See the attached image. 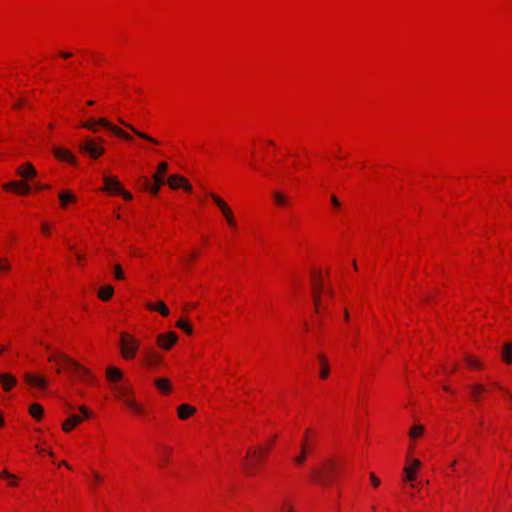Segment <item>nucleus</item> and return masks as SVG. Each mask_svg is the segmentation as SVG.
I'll return each instance as SVG.
<instances>
[{"instance_id": "15", "label": "nucleus", "mask_w": 512, "mask_h": 512, "mask_svg": "<svg viewBox=\"0 0 512 512\" xmlns=\"http://www.w3.org/2000/svg\"><path fill=\"white\" fill-rule=\"evenodd\" d=\"M501 359L506 364L512 363V342L505 341L500 349Z\"/></svg>"}, {"instance_id": "3", "label": "nucleus", "mask_w": 512, "mask_h": 512, "mask_svg": "<svg viewBox=\"0 0 512 512\" xmlns=\"http://www.w3.org/2000/svg\"><path fill=\"white\" fill-rule=\"evenodd\" d=\"M335 468L336 464L334 461H326L312 469L311 478L319 485L326 486L334 477Z\"/></svg>"}, {"instance_id": "12", "label": "nucleus", "mask_w": 512, "mask_h": 512, "mask_svg": "<svg viewBox=\"0 0 512 512\" xmlns=\"http://www.w3.org/2000/svg\"><path fill=\"white\" fill-rule=\"evenodd\" d=\"M103 182H104V187H103L104 191H107L110 193L121 192V184L117 180L116 177H110V176L104 175Z\"/></svg>"}, {"instance_id": "25", "label": "nucleus", "mask_w": 512, "mask_h": 512, "mask_svg": "<svg viewBox=\"0 0 512 512\" xmlns=\"http://www.w3.org/2000/svg\"><path fill=\"white\" fill-rule=\"evenodd\" d=\"M318 358L321 364L320 377L322 379H326L329 376L330 372L328 360L323 354L319 355Z\"/></svg>"}, {"instance_id": "62", "label": "nucleus", "mask_w": 512, "mask_h": 512, "mask_svg": "<svg viewBox=\"0 0 512 512\" xmlns=\"http://www.w3.org/2000/svg\"><path fill=\"white\" fill-rule=\"evenodd\" d=\"M3 423H4V419H3L2 415H0V427L3 425Z\"/></svg>"}, {"instance_id": "48", "label": "nucleus", "mask_w": 512, "mask_h": 512, "mask_svg": "<svg viewBox=\"0 0 512 512\" xmlns=\"http://www.w3.org/2000/svg\"><path fill=\"white\" fill-rule=\"evenodd\" d=\"M370 480L374 487H378L380 485V480L374 473L370 474Z\"/></svg>"}, {"instance_id": "1", "label": "nucleus", "mask_w": 512, "mask_h": 512, "mask_svg": "<svg viewBox=\"0 0 512 512\" xmlns=\"http://www.w3.org/2000/svg\"><path fill=\"white\" fill-rule=\"evenodd\" d=\"M49 361H55L58 364L64 365V367L67 369V372L71 376H76L80 380L87 382V383L94 382V376L90 370L83 367L78 362L69 358L65 354L57 353L55 355H52L49 357Z\"/></svg>"}, {"instance_id": "5", "label": "nucleus", "mask_w": 512, "mask_h": 512, "mask_svg": "<svg viewBox=\"0 0 512 512\" xmlns=\"http://www.w3.org/2000/svg\"><path fill=\"white\" fill-rule=\"evenodd\" d=\"M79 150L82 153L89 155L93 159L99 158L104 154L105 149L101 145L100 142H97L95 139L88 138L85 141L79 144Z\"/></svg>"}, {"instance_id": "57", "label": "nucleus", "mask_w": 512, "mask_h": 512, "mask_svg": "<svg viewBox=\"0 0 512 512\" xmlns=\"http://www.w3.org/2000/svg\"><path fill=\"white\" fill-rule=\"evenodd\" d=\"M61 56L64 58V59H69L72 57V53L70 52H62L61 53Z\"/></svg>"}, {"instance_id": "7", "label": "nucleus", "mask_w": 512, "mask_h": 512, "mask_svg": "<svg viewBox=\"0 0 512 512\" xmlns=\"http://www.w3.org/2000/svg\"><path fill=\"white\" fill-rule=\"evenodd\" d=\"M79 409L83 416L76 414L70 415L62 425V428L65 432L70 431L76 425L80 424L83 418H88L90 416V411L85 406H81Z\"/></svg>"}, {"instance_id": "45", "label": "nucleus", "mask_w": 512, "mask_h": 512, "mask_svg": "<svg viewBox=\"0 0 512 512\" xmlns=\"http://www.w3.org/2000/svg\"><path fill=\"white\" fill-rule=\"evenodd\" d=\"M168 169V164L166 162H161L159 165H158V171L157 173L163 175Z\"/></svg>"}, {"instance_id": "13", "label": "nucleus", "mask_w": 512, "mask_h": 512, "mask_svg": "<svg viewBox=\"0 0 512 512\" xmlns=\"http://www.w3.org/2000/svg\"><path fill=\"white\" fill-rule=\"evenodd\" d=\"M53 154L59 160L67 161L71 164L77 163V159L68 149L56 147L53 149Z\"/></svg>"}, {"instance_id": "24", "label": "nucleus", "mask_w": 512, "mask_h": 512, "mask_svg": "<svg viewBox=\"0 0 512 512\" xmlns=\"http://www.w3.org/2000/svg\"><path fill=\"white\" fill-rule=\"evenodd\" d=\"M114 293V288L111 285H104L98 291V297L103 300H109Z\"/></svg>"}, {"instance_id": "60", "label": "nucleus", "mask_w": 512, "mask_h": 512, "mask_svg": "<svg viewBox=\"0 0 512 512\" xmlns=\"http://www.w3.org/2000/svg\"><path fill=\"white\" fill-rule=\"evenodd\" d=\"M231 229L233 230H236L237 229V223H236V220L234 219V225L233 226H230Z\"/></svg>"}, {"instance_id": "6", "label": "nucleus", "mask_w": 512, "mask_h": 512, "mask_svg": "<svg viewBox=\"0 0 512 512\" xmlns=\"http://www.w3.org/2000/svg\"><path fill=\"white\" fill-rule=\"evenodd\" d=\"M121 352L125 359H131L135 356L139 343L127 333L121 334Z\"/></svg>"}, {"instance_id": "33", "label": "nucleus", "mask_w": 512, "mask_h": 512, "mask_svg": "<svg viewBox=\"0 0 512 512\" xmlns=\"http://www.w3.org/2000/svg\"><path fill=\"white\" fill-rule=\"evenodd\" d=\"M169 452H171V449L169 447H167V446L162 447V451L159 453L160 467L165 466L169 462V459L166 456V453H169Z\"/></svg>"}, {"instance_id": "39", "label": "nucleus", "mask_w": 512, "mask_h": 512, "mask_svg": "<svg viewBox=\"0 0 512 512\" xmlns=\"http://www.w3.org/2000/svg\"><path fill=\"white\" fill-rule=\"evenodd\" d=\"M30 191H31V188L28 184H26L24 182H20L19 188H17L16 192L19 194L26 195V194H29Z\"/></svg>"}, {"instance_id": "64", "label": "nucleus", "mask_w": 512, "mask_h": 512, "mask_svg": "<svg viewBox=\"0 0 512 512\" xmlns=\"http://www.w3.org/2000/svg\"><path fill=\"white\" fill-rule=\"evenodd\" d=\"M87 104H88L89 106H91V105H93V104H94V101L90 100V101H88V102H87Z\"/></svg>"}, {"instance_id": "22", "label": "nucleus", "mask_w": 512, "mask_h": 512, "mask_svg": "<svg viewBox=\"0 0 512 512\" xmlns=\"http://www.w3.org/2000/svg\"><path fill=\"white\" fill-rule=\"evenodd\" d=\"M106 376L109 381L118 382L122 378V371L116 367H108Z\"/></svg>"}, {"instance_id": "19", "label": "nucleus", "mask_w": 512, "mask_h": 512, "mask_svg": "<svg viewBox=\"0 0 512 512\" xmlns=\"http://www.w3.org/2000/svg\"><path fill=\"white\" fill-rule=\"evenodd\" d=\"M195 408L188 405V404H182L178 407V417L182 420L187 419L189 416L194 414Z\"/></svg>"}, {"instance_id": "36", "label": "nucleus", "mask_w": 512, "mask_h": 512, "mask_svg": "<svg viewBox=\"0 0 512 512\" xmlns=\"http://www.w3.org/2000/svg\"><path fill=\"white\" fill-rule=\"evenodd\" d=\"M404 473H405V478L407 481H414L415 480V473H416V470L410 466H406L404 468Z\"/></svg>"}, {"instance_id": "59", "label": "nucleus", "mask_w": 512, "mask_h": 512, "mask_svg": "<svg viewBox=\"0 0 512 512\" xmlns=\"http://www.w3.org/2000/svg\"><path fill=\"white\" fill-rule=\"evenodd\" d=\"M59 466H65V467H67V468H69V469H70V466L68 465V463H67L66 461H61V462L59 463Z\"/></svg>"}, {"instance_id": "43", "label": "nucleus", "mask_w": 512, "mask_h": 512, "mask_svg": "<svg viewBox=\"0 0 512 512\" xmlns=\"http://www.w3.org/2000/svg\"><path fill=\"white\" fill-rule=\"evenodd\" d=\"M466 362L471 367H474V368H477V369L481 367V364L477 360L473 359L472 357H468L467 356L466 357Z\"/></svg>"}, {"instance_id": "49", "label": "nucleus", "mask_w": 512, "mask_h": 512, "mask_svg": "<svg viewBox=\"0 0 512 512\" xmlns=\"http://www.w3.org/2000/svg\"><path fill=\"white\" fill-rule=\"evenodd\" d=\"M331 202L335 209H338L340 207V202L335 195L331 196Z\"/></svg>"}, {"instance_id": "41", "label": "nucleus", "mask_w": 512, "mask_h": 512, "mask_svg": "<svg viewBox=\"0 0 512 512\" xmlns=\"http://www.w3.org/2000/svg\"><path fill=\"white\" fill-rule=\"evenodd\" d=\"M313 291L321 292L322 291V281L320 276L312 281Z\"/></svg>"}, {"instance_id": "21", "label": "nucleus", "mask_w": 512, "mask_h": 512, "mask_svg": "<svg viewBox=\"0 0 512 512\" xmlns=\"http://www.w3.org/2000/svg\"><path fill=\"white\" fill-rule=\"evenodd\" d=\"M307 453V442L304 441L303 443H301L300 454L294 457L293 459L294 464L297 466H301L306 461Z\"/></svg>"}, {"instance_id": "55", "label": "nucleus", "mask_w": 512, "mask_h": 512, "mask_svg": "<svg viewBox=\"0 0 512 512\" xmlns=\"http://www.w3.org/2000/svg\"><path fill=\"white\" fill-rule=\"evenodd\" d=\"M25 103H26V101H25L24 99H20V100H18V101L14 104V106H13V107H14L15 109H18V108H20L22 105H24Z\"/></svg>"}, {"instance_id": "51", "label": "nucleus", "mask_w": 512, "mask_h": 512, "mask_svg": "<svg viewBox=\"0 0 512 512\" xmlns=\"http://www.w3.org/2000/svg\"><path fill=\"white\" fill-rule=\"evenodd\" d=\"M0 476H1L2 478L12 479V480H13V479H15V475H13V474L9 473V472H8V471H6V470H4V471L0 474Z\"/></svg>"}, {"instance_id": "28", "label": "nucleus", "mask_w": 512, "mask_h": 512, "mask_svg": "<svg viewBox=\"0 0 512 512\" xmlns=\"http://www.w3.org/2000/svg\"><path fill=\"white\" fill-rule=\"evenodd\" d=\"M117 390V397L120 398L123 401V398H131L129 396L130 394V387L126 384H118L116 386Z\"/></svg>"}, {"instance_id": "2", "label": "nucleus", "mask_w": 512, "mask_h": 512, "mask_svg": "<svg viewBox=\"0 0 512 512\" xmlns=\"http://www.w3.org/2000/svg\"><path fill=\"white\" fill-rule=\"evenodd\" d=\"M268 450L269 446L266 448L259 446L256 449L247 451L245 459L242 461L243 469L247 475L252 476L257 472Z\"/></svg>"}, {"instance_id": "17", "label": "nucleus", "mask_w": 512, "mask_h": 512, "mask_svg": "<svg viewBox=\"0 0 512 512\" xmlns=\"http://www.w3.org/2000/svg\"><path fill=\"white\" fill-rule=\"evenodd\" d=\"M25 381L32 386H35L37 388H45L46 386V380L43 377L32 375V374H25Z\"/></svg>"}, {"instance_id": "9", "label": "nucleus", "mask_w": 512, "mask_h": 512, "mask_svg": "<svg viewBox=\"0 0 512 512\" xmlns=\"http://www.w3.org/2000/svg\"><path fill=\"white\" fill-rule=\"evenodd\" d=\"M210 197L213 199V201L215 202V204L218 206V208L221 210L223 216L225 217L227 223L229 226H233L234 225V214H233V211L231 210V208L227 205V203L222 200L219 196H217L216 194L214 193H211L210 194Z\"/></svg>"}, {"instance_id": "31", "label": "nucleus", "mask_w": 512, "mask_h": 512, "mask_svg": "<svg viewBox=\"0 0 512 512\" xmlns=\"http://www.w3.org/2000/svg\"><path fill=\"white\" fill-rule=\"evenodd\" d=\"M59 200L63 206H66L68 202L75 201V197L70 191H63L59 193Z\"/></svg>"}, {"instance_id": "37", "label": "nucleus", "mask_w": 512, "mask_h": 512, "mask_svg": "<svg viewBox=\"0 0 512 512\" xmlns=\"http://www.w3.org/2000/svg\"><path fill=\"white\" fill-rule=\"evenodd\" d=\"M471 396L475 399V400H478V395L480 393H482L485 388L484 386H482L481 384H477V385H474L471 387Z\"/></svg>"}, {"instance_id": "63", "label": "nucleus", "mask_w": 512, "mask_h": 512, "mask_svg": "<svg viewBox=\"0 0 512 512\" xmlns=\"http://www.w3.org/2000/svg\"><path fill=\"white\" fill-rule=\"evenodd\" d=\"M444 390L447 392H451V389L448 386H444Z\"/></svg>"}, {"instance_id": "56", "label": "nucleus", "mask_w": 512, "mask_h": 512, "mask_svg": "<svg viewBox=\"0 0 512 512\" xmlns=\"http://www.w3.org/2000/svg\"><path fill=\"white\" fill-rule=\"evenodd\" d=\"M41 229H42L44 234H48L49 231H50V227L46 223L42 224Z\"/></svg>"}, {"instance_id": "16", "label": "nucleus", "mask_w": 512, "mask_h": 512, "mask_svg": "<svg viewBox=\"0 0 512 512\" xmlns=\"http://www.w3.org/2000/svg\"><path fill=\"white\" fill-rule=\"evenodd\" d=\"M17 174L23 178H32L37 172L30 163H25L17 169Z\"/></svg>"}, {"instance_id": "47", "label": "nucleus", "mask_w": 512, "mask_h": 512, "mask_svg": "<svg viewBox=\"0 0 512 512\" xmlns=\"http://www.w3.org/2000/svg\"><path fill=\"white\" fill-rule=\"evenodd\" d=\"M153 180L156 184L162 185L164 183L163 175L159 173H155L153 175Z\"/></svg>"}, {"instance_id": "10", "label": "nucleus", "mask_w": 512, "mask_h": 512, "mask_svg": "<svg viewBox=\"0 0 512 512\" xmlns=\"http://www.w3.org/2000/svg\"><path fill=\"white\" fill-rule=\"evenodd\" d=\"M178 337L175 332H168L166 334H159L157 336V343L162 349L171 348L177 341Z\"/></svg>"}, {"instance_id": "23", "label": "nucleus", "mask_w": 512, "mask_h": 512, "mask_svg": "<svg viewBox=\"0 0 512 512\" xmlns=\"http://www.w3.org/2000/svg\"><path fill=\"white\" fill-rule=\"evenodd\" d=\"M0 382L3 388L8 391L16 384V379L10 374H0Z\"/></svg>"}, {"instance_id": "14", "label": "nucleus", "mask_w": 512, "mask_h": 512, "mask_svg": "<svg viewBox=\"0 0 512 512\" xmlns=\"http://www.w3.org/2000/svg\"><path fill=\"white\" fill-rule=\"evenodd\" d=\"M118 121H119L120 124H122L123 126L127 127L128 129H130L139 138H141L143 140H146V141H148L150 143H153V144H158V141L156 139H154L153 137H151L150 135H148V134H146L144 132L139 131L138 129H136L130 123L125 122L121 118H119Z\"/></svg>"}, {"instance_id": "38", "label": "nucleus", "mask_w": 512, "mask_h": 512, "mask_svg": "<svg viewBox=\"0 0 512 512\" xmlns=\"http://www.w3.org/2000/svg\"><path fill=\"white\" fill-rule=\"evenodd\" d=\"M279 512H293V506L288 500H284L281 503V506L279 508Z\"/></svg>"}, {"instance_id": "42", "label": "nucleus", "mask_w": 512, "mask_h": 512, "mask_svg": "<svg viewBox=\"0 0 512 512\" xmlns=\"http://www.w3.org/2000/svg\"><path fill=\"white\" fill-rule=\"evenodd\" d=\"M20 182L12 181L4 185V188L6 190H15L17 191V188H19Z\"/></svg>"}, {"instance_id": "35", "label": "nucleus", "mask_w": 512, "mask_h": 512, "mask_svg": "<svg viewBox=\"0 0 512 512\" xmlns=\"http://www.w3.org/2000/svg\"><path fill=\"white\" fill-rule=\"evenodd\" d=\"M424 432V428L423 426H420V425H415L413 426L411 429H410V432H409V436L411 438H416V437H419L420 435H422Z\"/></svg>"}, {"instance_id": "61", "label": "nucleus", "mask_w": 512, "mask_h": 512, "mask_svg": "<svg viewBox=\"0 0 512 512\" xmlns=\"http://www.w3.org/2000/svg\"><path fill=\"white\" fill-rule=\"evenodd\" d=\"M344 318H345V320H348V319H349V314H348L347 310L345 311Z\"/></svg>"}, {"instance_id": "53", "label": "nucleus", "mask_w": 512, "mask_h": 512, "mask_svg": "<svg viewBox=\"0 0 512 512\" xmlns=\"http://www.w3.org/2000/svg\"><path fill=\"white\" fill-rule=\"evenodd\" d=\"M420 465H421V462H420L418 459H414V460L412 461V463H411V466H410V467H412V468H414V469L416 470L417 468H419V467H420Z\"/></svg>"}, {"instance_id": "8", "label": "nucleus", "mask_w": 512, "mask_h": 512, "mask_svg": "<svg viewBox=\"0 0 512 512\" xmlns=\"http://www.w3.org/2000/svg\"><path fill=\"white\" fill-rule=\"evenodd\" d=\"M210 197L213 199V201L215 202V204L218 206V208L221 210L223 216L225 217L227 223L229 226H233L234 225V214H233V211L231 210V208L227 205V203L222 200L219 196H217L216 194L214 193H211L210 194Z\"/></svg>"}, {"instance_id": "52", "label": "nucleus", "mask_w": 512, "mask_h": 512, "mask_svg": "<svg viewBox=\"0 0 512 512\" xmlns=\"http://www.w3.org/2000/svg\"><path fill=\"white\" fill-rule=\"evenodd\" d=\"M116 194H121L124 197V199H126V200L132 199L131 193L123 191L122 189H121V192H116Z\"/></svg>"}, {"instance_id": "20", "label": "nucleus", "mask_w": 512, "mask_h": 512, "mask_svg": "<svg viewBox=\"0 0 512 512\" xmlns=\"http://www.w3.org/2000/svg\"><path fill=\"white\" fill-rule=\"evenodd\" d=\"M146 306L149 310L158 311L163 316H168L170 313L169 309L162 301L157 302V304L147 303Z\"/></svg>"}, {"instance_id": "50", "label": "nucleus", "mask_w": 512, "mask_h": 512, "mask_svg": "<svg viewBox=\"0 0 512 512\" xmlns=\"http://www.w3.org/2000/svg\"><path fill=\"white\" fill-rule=\"evenodd\" d=\"M9 263L6 260L0 259V271L2 270H8L9 269Z\"/></svg>"}, {"instance_id": "18", "label": "nucleus", "mask_w": 512, "mask_h": 512, "mask_svg": "<svg viewBox=\"0 0 512 512\" xmlns=\"http://www.w3.org/2000/svg\"><path fill=\"white\" fill-rule=\"evenodd\" d=\"M155 387L163 394L169 393L171 382L167 378H157L154 380Z\"/></svg>"}, {"instance_id": "11", "label": "nucleus", "mask_w": 512, "mask_h": 512, "mask_svg": "<svg viewBox=\"0 0 512 512\" xmlns=\"http://www.w3.org/2000/svg\"><path fill=\"white\" fill-rule=\"evenodd\" d=\"M168 184L172 189H176L178 187H183V189L186 190L187 192L192 191L191 184L187 181V179L185 177H183L181 175L175 174V175L170 176V178L168 180Z\"/></svg>"}, {"instance_id": "54", "label": "nucleus", "mask_w": 512, "mask_h": 512, "mask_svg": "<svg viewBox=\"0 0 512 512\" xmlns=\"http://www.w3.org/2000/svg\"><path fill=\"white\" fill-rule=\"evenodd\" d=\"M92 477L94 479V483H99L101 481V476L97 472H92Z\"/></svg>"}, {"instance_id": "44", "label": "nucleus", "mask_w": 512, "mask_h": 512, "mask_svg": "<svg viewBox=\"0 0 512 512\" xmlns=\"http://www.w3.org/2000/svg\"><path fill=\"white\" fill-rule=\"evenodd\" d=\"M320 293L321 292L313 291V300H314V304H315V310L317 312L319 311Z\"/></svg>"}, {"instance_id": "46", "label": "nucleus", "mask_w": 512, "mask_h": 512, "mask_svg": "<svg viewBox=\"0 0 512 512\" xmlns=\"http://www.w3.org/2000/svg\"><path fill=\"white\" fill-rule=\"evenodd\" d=\"M315 440H316V437L303 438L302 443H303L304 441H306V442H307V451H308V450H310V449H312V447H313V443H314V441H315Z\"/></svg>"}, {"instance_id": "34", "label": "nucleus", "mask_w": 512, "mask_h": 512, "mask_svg": "<svg viewBox=\"0 0 512 512\" xmlns=\"http://www.w3.org/2000/svg\"><path fill=\"white\" fill-rule=\"evenodd\" d=\"M176 326L180 329H182L185 333L187 334H191L192 333V327L191 325L184 319H180L177 323H176Z\"/></svg>"}, {"instance_id": "58", "label": "nucleus", "mask_w": 512, "mask_h": 512, "mask_svg": "<svg viewBox=\"0 0 512 512\" xmlns=\"http://www.w3.org/2000/svg\"><path fill=\"white\" fill-rule=\"evenodd\" d=\"M308 437H309V438H310V437H313V436H312V430H311L310 428L306 430V433H305L304 438H308Z\"/></svg>"}, {"instance_id": "29", "label": "nucleus", "mask_w": 512, "mask_h": 512, "mask_svg": "<svg viewBox=\"0 0 512 512\" xmlns=\"http://www.w3.org/2000/svg\"><path fill=\"white\" fill-rule=\"evenodd\" d=\"M29 412L32 417L39 420L43 415V408L40 404L34 403L30 406Z\"/></svg>"}, {"instance_id": "30", "label": "nucleus", "mask_w": 512, "mask_h": 512, "mask_svg": "<svg viewBox=\"0 0 512 512\" xmlns=\"http://www.w3.org/2000/svg\"><path fill=\"white\" fill-rule=\"evenodd\" d=\"M272 196H273L275 203L279 206H284L288 203L287 196L280 191L273 192Z\"/></svg>"}, {"instance_id": "40", "label": "nucleus", "mask_w": 512, "mask_h": 512, "mask_svg": "<svg viewBox=\"0 0 512 512\" xmlns=\"http://www.w3.org/2000/svg\"><path fill=\"white\" fill-rule=\"evenodd\" d=\"M114 276L117 280H122L124 279V273L122 271V268L119 264H116L114 266Z\"/></svg>"}, {"instance_id": "32", "label": "nucleus", "mask_w": 512, "mask_h": 512, "mask_svg": "<svg viewBox=\"0 0 512 512\" xmlns=\"http://www.w3.org/2000/svg\"><path fill=\"white\" fill-rule=\"evenodd\" d=\"M123 402L135 413H142L143 409L132 398H123Z\"/></svg>"}, {"instance_id": "27", "label": "nucleus", "mask_w": 512, "mask_h": 512, "mask_svg": "<svg viewBox=\"0 0 512 512\" xmlns=\"http://www.w3.org/2000/svg\"><path fill=\"white\" fill-rule=\"evenodd\" d=\"M140 180L142 181V185H143L144 189L149 190L154 195L158 194L161 185L156 184V183H155V185H151V183L147 177H141Z\"/></svg>"}, {"instance_id": "4", "label": "nucleus", "mask_w": 512, "mask_h": 512, "mask_svg": "<svg viewBox=\"0 0 512 512\" xmlns=\"http://www.w3.org/2000/svg\"><path fill=\"white\" fill-rule=\"evenodd\" d=\"M101 125L104 128L110 130L113 134H115L118 137H121L125 140H131L132 136L125 132L123 129L113 125L111 122H109L105 118H99V119H89L86 122H83L81 124L82 127L89 129L93 132L97 131V126Z\"/></svg>"}, {"instance_id": "26", "label": "nucleus", "mask_w": 512, "mask_h": 512, "mask_svg": "<svg viewBox=\"0 0 512 512\" xmlns=\"http://www.w3.org/2000/svg\"><path fill=\"white\" fill-rule=\"evenodd\" d=\"M161 357L155 352L147 351L145 354V362L150 366H156L160 363Z\"/></svg>"}]
</instances>
